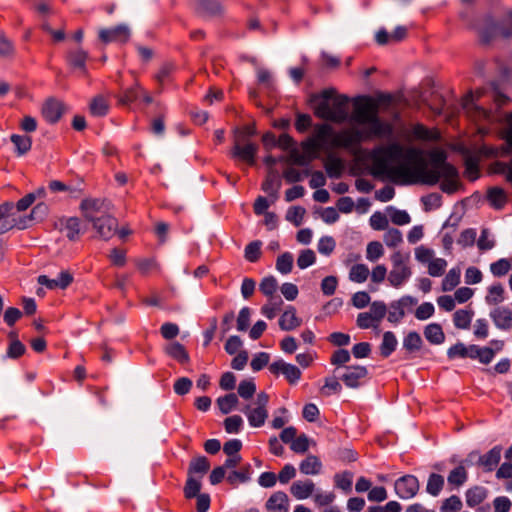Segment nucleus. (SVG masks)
<instances>
[{
  "label": "nucleus",
  "mask_w": 512,
  "mask_h": 512,
  "mask_svg": "<svg viewBox=\"0 0 512 512\" xmlns=\"http://www.w3.org/2000/svg\"><path fill=\"white\" fill-rule=\"evenodd\" d=\"M210 468L209 460L204 456H199L191 460L188 473L204 475Z\"/></svg>",
  "instance_id": "nucleus-37"
},
{
  "label": "nucleus",
  "mask_w": 512,
  "mask_h": 512,
  "mask_svg": "<svg viewBox=\"0 0 512 512\" xmlns=\"http://www.w3.org/2000/svg\"><path fill=\"white\" fill-rule=\"evenodd\" d=\"M333 134V127L329 124H316L310 137L301 143L303 152L293 148L290 158L298 165H306L318 156L320 150L329 151V139Z\"/></svg>",
  "instance_id": "nucleus-4"
},
{
  "label": "nucleus",
  "mask_w": 512,
  "mask_h": 512,
  "mask_svg": "<svg viewBox=\"0 0 512 512\" xmlns=\"http://www.w3.org/2000/svg\"><path fill=\"white\" fill-rule=\"evenodd\" d=\"M65 112V105L55 98L48 99L42 107V115L51 124L57 123Z\"/></svg>",
  "instance_id": "nucleus-14"
},
{
  "label": "nucleus",
  "mask_w": 512,
  "mask_h": 512,
  "mask_svg": "<svg viewBox=\"0 0 512 512\" xmlns=\"http://www.w3.org/2000/svg\"><path fill=\"white\" fill-rule=\"evenodd\" d=\"M370 275V271L365 264H354L349 271V280L354 283H364Z\"/></svg>",
  "instance_id": "nucleus-32"
},
{
  "label": "nucleus",
  "mask_w": 512,
  "mask_h": 512,
  "mask_svg": "<svg viewBox=\"0 0 512 512\" xmlns=\"http://www.w3.org/2000/svg\"><path fill=\"white\" fill-rule=\"evenodd\" d=\"M321 100L317 103L314 113L318 118L343 123L348 119V98L336 95L335 90L325 89L320 94Z\"/></svg>",
  "instance_id": "nucleus-5"
},
{
  "label": "nucleus",
  "mask_w": 512,
  "mask_h": 512,
  "mask_svg": "<svg viewBox=\"0 0 512 512\" xmlns=\"http://www.w3.org/2000/svg\"><path fill=\"white\" fill-rule=\"evenodd\" d=\"M398 341L393 332L387 331L383 334V340L380 345V353L383 357H389L396 349Z\"/></svg>",
  "instance_id": "nucleus-30"
},
{
  "label": "nucleus",
  "mask_w": 512,
  "mask_h": 512,
  "mask_svg": "<svg viewBox=\"0 0 512 512\" xmlns=\"http://www.w3.org/2000/svg\"><path fill=\"white\" fill-rule=\"evenodd\" d=\"M9 337L11 338V342L7 349V356L12 359H17L25 353L26 348L19 340L16 339L15 333L11 332Z\"/></svg>",
  "instance_id": "nucleus-42"
},
{
  "label": "nucleus",
  "mask_w": 512,
  "mask_h": 512,
  "mask_svg": "<svg viewBox=\"0 0 512 512\" xmlns=\"http://www.w3.org/2000/svg\"><path fill=\"white\" fill-rule=\"evenodd\" d=\"M490 318L494 325L500 330L512 329V310L508 307H496L490 312Z\"/></svg>",
  "instance_id": "nucleus-15"
},
{
  "label": "nucleus",
  "mask_w": 512,
  "mask_h": 512,
  "mask_svg": "<svg viewBox=\"0 0 512 512\" xmlns=\"http://www.w3.org/2000/svg\"><path fill=\"white\" fill-rule=\"evenodd\" d=\"M278 289V282L275 277L268 276L262 279L259 290L268 298L276 297L275 294Z\"/></svg>",
  "instance_id": "nucleus-41"
},
{
  "label": "nucleus",
  "mask_w": 512,
  "mask_h": 512,
  "mask_svg": "<svg viewBox=\"0 0 512 512\" xmlns=\"http://www.w3.org/2000/svg\"><path fill=\"white\" fill-rule=\"evenodd\" d=\"M467 472L464 466H458L452 471H450L448 475V483L452 486L459 487L463 485L467 480Z\"/></svg>",
  "instance_id": "nucleus-43"
},
{
  "label": "nucleus",
  "mask_w": 512,
  "mask_h": 512,
  "mask_svg": "<svg viewBox=\"0 0 512 512\" xmlns=\"http://www.w3.org/2000/svg\"><path fill=\"white\" fill-rule=\"evenodd\" d=\"M425 338L432 344L439 345L444 342L445 335L441 325L432 323L426 326L424 330Z\"/></svg>",
  "instance_id": "nucleus-28"
},
{
  "label": "nucleus",
  "mask_w": 512,
  "mask_h": 512,
  "mask_svg": "<svg viewBox=\"0 0 512 512\" xmlns=\"http://www.w3.org/2000/svg\"><path fill=\"white\" fill-rule=\"evenodd\" d=\"M290 448L295 453H305L309 449V439L305 434L296 437L290 444Z\"/></svg>",
  "instance_id": "nucleus-64"
},
{
  "label": "nucleus",
  "mask_w": 512,
  "mask_h": 512,
  "mask_svg": "<svg viewBox=\"0 0 512 512\" xmlns=\"http://www.w3.org/2000/svg\"><path fill=\"white\" fill-rule=\"evenodd\" d=\"M283 300L280 296L268 298V301L261 308V313L268 319H273L281 310Z\"/></svg>",
  "instance_id": "nucleus-31"
},
{
  "label": "nucleus",
  "mask_w": 512,
  "mask_h": 512,
  "mask_svg": "<svg viewBox=\"0 0 512 512\" xmlns=\"http://www.w3.org/2000/svg\"><path fill=\"white\" fill-rule=\"evenodd\" d=\"M353 474L349 471L337 473L334 476L335 486L345 492H350L352 488Z\"/></svg>",
  "instance_id": "nucleus-46"
},
{
  "label": "nucleus",
  "mask_w": 512,
  "mask_h": 512,
  "mask_svg": "<svg viewBox=\"0 0 512 512\" xmlns=\"http://www.w3.org/2000/svg\"><path fill=\"white\" fill-rule=\"evenodd\" d=\"M404 163L391 169V174L402 179L403 184H425L433 186L440 179V188L443 192L452 194L459 187V174L457 169L446 162V155L442 151H435L431 155V167H427L424 152L419 148H407L404 154Z\"/></svg>",
  "instance_id": "nucleus-1"
},
{
  "label": "nucleus",
  "mask_w": 512,
  "mask_h": 512,
  "mask_svg": "<svg viewBox=\"0 0 512 512\" xmlns=\"http://www.w3.org/2000/svg\"><path fill=\"white\" fill-rule=\"evenodd\" d=\"M305 209L300 206H294L289 208L286 214V220L293 223L295 226H300L304 215H305Z\"/></svg>",
  "instance_id": "nucleus-59"
},
{
  "label": "nucleus",
  "mask_w": 512,
  "mask_h": 512,
  "mask_svg": "<svg viewBox=\"0 0 512 512\" xmlns=\"http://www.w3.org/2000/svg\"><path fill=\"white\" fill-rule=\"evenodd\" d=\"M411 134L419 140L434 141L439 138V132L435 129H428L422 124H416L411 129Z\"/></svg>",
  "instance_id": "nucleus-29"
},
{
  "label": "nucleus",
  "mask_w": 512,
  "mask_h": 512,
  "mask_svg": "<svg viewBox=\"0 0 512 512\" xmlns=\"http://www.w3.org/2000/svg\"><path fill=\"white\" fill-rule=\"evenodd\" d=\"M262 242L259 240L250 242L245 247V259L251 263L257 262L261 256Z\"/></svg>",
  "instance_id": "nucleus-49"
},
{
  "label": "nucleus",
  "mask_w": 512,
  "mask_h": 512,
  "mask_svg": "<svg viewBox=\"0 0 512 512\" xmlns=\"http://www.w3.org/2000/svg\"><path fill=\"white\" fill-rule=\"evenodd\" d=\"M265 508L269 512H288L289 499L285 492L277 491L266 501Z\"/></svg>",
  "instance_id": "nucleus-17"
},
{
  "label": "nucleus",
  "mask_w": 512,
  "mask_h": 512,
  "mask_svg": "<svg viewBox=\"0 0 512 512\" xmlns=\"http://www.w3.org/2000/svg\"><path fill=\"white\" fill-rule=\"evenodd\" d=\"M466 504L473 508L482 503L487 497V490L481 486H474L466 491Z\"/></svg>",
  "instance_id": "nucleus-25"
},
{
  "label": "nucleus",
  "mask_w": 512,
  "mask_h": 512,
  "mask_svg": "<svg viewBox=\"0 0 512 512\" xmlns=\"http://www.w3.org/2000/svg\"><path fill=\"white\" fill-rule=\"evenodd\" d=\"M350 120L362 128L353 126L339 132L333 130L329 139L330 149H352L363 141L388 137L392 134V125L379 117V105L371 97H364L355 103Z\"/></svg>",
  "instance_id": "nucleus-2"
},
{
  "label": "nucleus",
  "mask_w": 512,
  "mask_h": 512,
  "mask_svg": "<svg viewBox=\"0 0 512 512\" xmlns=\"http://www.w3.org/2000/svg\"><path fill=\"white\" fill-rule=\"evenodd\" d=\"M269 400L270 397L266 392H260L251 403L242 409L251 427L259 428L265 424L269 415Z\"/></svg>",
  "instance_id": "nucleus-6"
},
{
  "label": "nucleus",
  "mask_w": 512,
  "mask_h": 512,
  "mask_svg": "<svg viewBox=\"0 0 512 512\" xmlns=\"http://www.w3.org/2000/svg\"><path fill=\"white\" fill-rule=\"evenodd\" d=\"M394 490L401 499L413 498L419 490V481L414 475H404L395 481Z\"/></svg>",
  "instance_id": "nucleus-10"
},
{
  "label": "nucleus",
  "mask_w": 512,
  "mask_h": 512,
  "mask_svg": "<svg viewBox=\"0 0 512 512\" xmlns=\"http://www.w3.org/2000/svg\"><path fill=\"white\" fill-rule=\"evenodd\" d=\"M315 261V252L311 249H306L301 251L300 255L298 256L297 265L300 269H306L307 267L313 265Z\"/></svg>",
  "instance_id": "nucleus-58"
},
{
  "label": "nucleus",
  "mask_w": 512,
  "mask_h": 512,
  "mask_svg": "<svg viewBox=\"0 0 512 512\" xmlns=\"http://www.w3.org/2000/svg\"><path fill=\"white\" fill-rule=\"evenodd\" d=\"M392 268L387 276L389 284L394 288H400L411 277L412 270L409 266V256L400 251L391 255Z\"/></svg>",
  "instance_id": "nucleus-7"
},
{
  "label": "nucleus",
  "mask_w": 512,
  "mask_h": 512,
  "mask_svg": "<svg viewBox=\"0 0 512 512\" xmlns=\"http://www.w3.org/2000/svg\"><path fill=\"white\" fill-rule=\"evenodd\" d=\"M381 149V152H383V154L388 157V158H391V159H399L401 158L402 159V162L401 163H404V154H405V151L407 149H404L401 145L399 144H391L385 148H380Z\"/></svg>",
  "instance_id": "nucleus-56"
},
{
  "label": "nucleus",
  "mask_w": 512,
  "mask_h": 512,
  "mask_svg": "<svg viewBox=\"0 0 512 512\" xmlns=\"http://www.w3.org/2000/svg\"><path fill=\"white\" fill-rule=\"evenodd\" d=\"M322 469L320 459L315 455H308L299 465V470L304 475H318Z\"/></svg>",
  "instance_id": "nucleus-23"
},
{
  "label": "nucleus",
  "mask_w": 512,
  "mask_h": 512,
  "mask_svg": "<svg viewBox=\"0 0 512 512\" xmlns=\"http://www.w3.org/2000/svg\"><path fill=\"white\" fill-rule=\"evenodd\" d=\"M200 489V481L192 476H189L184 487V495L187 499L197 497L199 495Z\"/></svg>",
  "instance_id": "nucleus-55"
},
{
  "label": "nucleus",
  "mask_w": 512,
  "mask_h": 512,
  "mask_svg": "<svg viewBox=\"0 0 512 512\" xmlns=\"http://www.w3.org/2000/svg\"><path fill=\"white\" fill-rule=\"evenodd\" d=\"M505 291L503 286L498 283L490 286L487 291V295L485 296V302L488 305H497L504 301Z\"/></svg>",
  "instance_id": "nucleus-33"
},
{
  "label": "nucleus",
  "mask_w": 512,
  "mask_h": 512,
  "mask_svg": "<svg viewBox=\"0 0 512 512\" xmlns=\"http://www.w3.org/2000/svg\"><path fill=\"white\" fill-rule=\"evenodd\" d=\"M302 324V320L297 316L296 309L288 306L279 318V327L283 331H291Z\"/></svg>",
  "instance_id": "nucleus-18"
},
{
  "label": "nucleus",
  "mask_w": 512,
  "mask_h": 512,
  "mask_svg": "<svg viewBox=\"0 0 512 512\" xmlns=\"http://www.w3.org/2000/svg\"><path fill=\"white\" fill-rule=\"evenodd\" d=\"M238 396L235 393H229L219 397L216 401L220 411L223 414H228L238 405Z\"/></svg>",
  "instance_id": "nucleus-34"
},
{
  "label": "nucleus",
  "mask_w": 512,
  "mask_h": 512,
  "mask_svg": "<svg viewBox=\"0 0 512 512\" xmlns=\"http://www.w3.org/2000/svg\"><path fill=\"white\" fill-rule=\"evenodd\" d=\"M384 254L383 246L378 241L369 242L366 248V258L371 262L377 261Z\"/></svg>",
  "instance_id": "nucleus-50"
},
{
  "label": "nucleus",
  "mask_w": 512,
  "mask_h": 512,
  "mask_svg": "<svg viewBox=\"0 0 512 512\" xmlns=\"http://www.w3.org/2000/svg\"><path fill=\"white\" fill-rule=\"evenodd\" d=\"M511 268L510 262L506 258L499 259L490 265L491 273L496 277L506 275Z\"/></svg>",
  "instance_id": "nucleus-57"
},
{
  "label": "nucleus",
  "mask_w": 512,
  "mask_h": 512,
  "mask_svg": "<svg viewBox=\"0 0 512 512\" xmlns=\"http://www.w3.org/2000/svg\"><path fill=\"white\" fill-rule=\"evenodd\" d=\"M484 91L483 90H476L474 93H469L463 103L464 109H466L467 113H469L471 116H474L477 119H489L490 118V111L478 106L475 102L478 101Z\"/></svg>",
  "instance_id": "nucleus-13"
},
{
  "label": "nucleus",
  "mask_w": 512,
  "mask_h": 512,
  "mask_svg": "<svg viewBox=\"0 0 512 512\" xmlns=\"http://www.w3.org/2000/svg\"><path fill=\"white\" fill-rule=\"evenodd\" d=\"M460 268H452L446 274L442 281V290L443 291H451L460 283Z\"/></svg>",
  "instance_id": "nucleus-38"
},
{
  "label": "nucleus",
  "mask_w": 512,
  "mask_h": 512,
  "mask_svg": "<svg viewBox=\"0 0 512 512\" xmlns=\"http://www.w3.org/2000/svg\"><path fill=\"white\" fill-rule=\"evenodd\" d=\"M130 36L128 27L119 25L112 29H101L99 32V38L104 43L109 42H127Z\"/></svg>",
  "instance_id": "nucleus-16"
},
{
  "label": "nucleus",
  "mask_w": 512,
  "mask_h": 512,
  "mask_svg": "<svg viewBox=\"0 0 512 512\" xmlns=\"http://www.w3.org/2000/svg\"><path fill=\"white\" fill-rule=\"evenodd\" d=\"M387 312V307L382 301H374L370 305L368 314L374 319L377 325L381 322Z\"/></svg>",
  "instance_id": "nucleus-51"
},
{
  "label": "nucleus",
  "mask_w": 512,
  "mask_h": 512,
  "mask_svg": "<svg viewBox=\"0 0 512 512\" xmlns=\"http://www.w3.org/2000/svg\"><path fill=\"white\" fill-rule=\"evenodd\" d=\"M422 346V339L419 333L409 332L403 340V347L409 352L417 351Z\"/></svg>",
  "instance_id": "nucleus-48"
},
{
  "label": "nucleus",
  "mask_w": 512,
  "mask_h": 512,
  "mask_svg": "<svg viewBox=\"0 0 512 512\" xmlns=\"http://www.w3.org/2000/svg\"><path fill=\"white\" fill-rule=\"evenodd\" d=\"M324 168L329 177L337 178L341 176L344 169V164L341 158L334 155L333 153H328L324 160Z\"/></svg>",
  "instance_id": "nucleus-22"
},
{
  "label": "nucleus",
  "mask_w": 512,
  "mask_h": 512,
  "mask_svg": "<svg viewBox=\"0 0 512 512\" xmlns=\"http://www.w3.org/2000/svg\"><path fill=\"white\" fill-rule=\"evenodd\" d=\"M61 231L70 241H76L81 235V220L77 217L65 218L60 221Z\"/></svg>",
  "instance_id": "nucleus-19"
},
{
  "label": "nucleus",
  "mask_w": 512,
  "mask_h": 512,
  "mask_svg": "<svg viewBox=\"0 0 512 512\" xmlns=\"http://www.w3.org/2000/svg\"><path fill=\"white\" fill-rule=\"evenodd\" d=\"M425 211H431L441 206V195L438 193L428 194L421 199Z\"/></svg>",
  "instance_id": "nucleus-62"
},
{
  "label": "nucleus",
  "mask_w": 512,
  "mask_h": 512,
  "mask_svg": "<svg viewBox=\"0 0 512 512\" xmlns=\"http://www.w3.org/2000/svg\"><path fill=\"white\" fill-rule=\"evenodd\" d=\"M243 426V419L239 415L227 417L224 420V428L227 433H238Z\"/></svg>",
  "instance_id": "nucleus-61"
},
{
  "label": "nucleus",
  "mask_w": 512,
  "mask_h": 512,
  "mask_svg": "<svg viewBox=\"0 0 512 512\" xmlns=\"http://www.w3.org/2000/svg\"><path fill=\"white\" fill-rule=\"evenodd\" d=\"M368 377V370L365 366H348L341 376L343 383L349 388H358Z\"/></svg>",
  "instance_id": "nucleus-11"
},
{
  "label": "nucleus",
  "mask_w": 512,
  "mask_h": 512,
  "mask_svg": "<svg viewBox=\"0 0 512 512\" xmlns=\"http://www.w3.org/2000/svg\"><path fill=\"white\" fill-rule=\"evenodd\" d=\"M251 466L247 464L239 471H233L227 476V482L232 486H237L239 483H245L250 480Z\"/></svg>",
  "instance_id": "nucleus-35"
},
{
  "label": "nucleus",
  "mask_w": 512,
  "mask_h": 512,
  "mask_svg": "<svg viewBox=\"0 0 512 512\" xmlns=\"http://www.w3.org/2000/svg\"><path fill=\"white\" fill-rule=\"evenodd\" d=\"M383 240L388 247H397L403 241L402 233L396 228H390L385 232Z\"/></svg>",
  "instance_id": "nucleus-54"
},
{
  "label": "nucleus",
  "mask_w": 512,
  "mask_h": 512,
  "mask_svg": "<svg viewBox=\"0 0 512 512\" xmlns=\"http://www.w3.org/2000/svg\"><path fill=\"white\" fill-rule=\"evenodd\" d=\"M165 352L171 358L175 359L181 364L189 361V355L185 347L179 342H172L165 347Z\"/></svg>",
  "instance_id": "nucleus-26"
},
{
  "label": "nucleus",
  "mask_w": 512,
  "mask_h": 512,
  "mask_svg": "<svg viewBox=\"0 0 512 512\" xmlns=\"http://www.w3.org/2000/svg\"><path fill=\"white\" fill-rule=\"evenodd\" d=\"M387 157L381 152V149L375 150L372 154V166H373V174L374 175H382V174H389V176L393 179H399L402 181L401 178L395 177L391 174V168H388L387 163Z\"/></svg>",
  "instance_id": "nucleus-20"
},
{
  "label": "nucleus",
  "mask_w": 512,
  "mask_h": 512,
  "mask_svg": "<svg viewBox=\"0 0 512 512\" xmlns=\"http://www.w3.org/2000/svg\"><path fill=\"white\" fill-rule=\"evenodd\" d=\"M108 109L107 101L101 96L95 97L90 103V112L94 116H105L108 113Z\"/></svg>",
  "instance_id": "nucleus-47"
},
{
  "label": "nucleus",
  "mask_w": 512,
  "mask_h": 512,
  "mask_svg": "<svg viewBox=\"0 0 512 512\" xmlns=\"http://www.w3.org/2000/svg\"><path fill=\"white\" fill-rule=\"evenodd\" d=\"M142 88L138 83H136L133 87L125 89L119 97V103L122 105H128L134 101H136L140 97V92Z\"/></svg>",
  "instance_id": "nucleus-45"
},
{
  "label": "nucleus",
  "mask_w": 512,
  "mask_h": 512,
  "mask_svg": "<svg viewBox=\"0 0 512 512\" xmlns=\"http://www.w3.org/2000/svg\"><path fill=\"white\" fill-rule=\"evenodd\" d=\"M256 392V385L252 380H243L238 385V394L243 399H250Z\"/></svg>",
  "instance_id": "nucleus-60"
},
{
  "label": "nucleus",
  "mask_w": 512,
  "mask_h": 512,
  "mask_svg": "<svg viewBox=\"0 0 512 512\" xmlns=\"http://www.w3.org/2000/svg\"><path fill=\"white\" fill-rule=\"evenodd\" d=\"M447 267V261L443 258H433L428 263V273L432 277H439L443 275Z\"/></svg>",
  "instance_id": "nucleus-52"
},
{
  "label": "nucleus",
  "mask_w": 512,
  "mask_h": 512,
  "mask_svg": "<svg viewBox=\"0 0 512 512\" xmlns=\"http://www.w3.org/2000/svg\"><path fill=\"white\" fill-rule=\"evenodd\" d=\"M80 210L85 220L90 222L98 236L108 240L117 232V219L111 216L109 203L104 199L86 198L80 204Z\"/></svg>",
  "instance_id": "nucleus-3"
},
{
  "label": "nucleus",
  "mask_w": 512,
  "mask_h": 512,
  "mask_svg": "<svg viewBox=\"0 0 512 512\" xmlns=\"http://www.w3.org/2000/svg\"><path fill=\"white\" fill-rule=\"evenodd\" d=\"M269 370L275 375L283 374L290 384L297 383L301 377V371L297 366L286 363L283 360L273 362L269 366Z\"/></svg>",
  "instance_id": "nucleus-12"
},
{
  "label": "nucleus",
  "mask_w": 512,
  "mask_h": 512,
  "mask_svg": "<svg viewBox=\"0 0 512 512\" xmlns=\"http://www.w3.org/2000/svg\"><path fill=\"white\" fill-rule=\"evenodd\" d=\"M463 503L460 497L452 495L445 499L440 507V512H458L462 509Z\"/></svg>",
  "instance_id": "nucleus-53"
},
{
  "label": "nucleus",
  "mask_w": 512,
  "mask_h": 512,
  "mask_svg": "<svg viewBox=\"0 0 512 512\" xmlns=\"http://www.w3.org/2000/svg\"><path fill=\"white\" fill-rule=\"evenodd\" d=\"M315 490V484L311 480L295 481L291 487V494L298 500L310 497Z\"/></svg>",
  "instance_id": "nucleus-21"
},
{
  "label": "nucleus",
  "mask_w": 512,
  "mask_h": 512,
  "mask_svg": "<svg viewBox=\"0 0 512 512\" xmlns=\"http://www.w3.org/2000/svg\"><path fill=\"white\" fill-rule=\"evenodd\" d=\"M293 268V255L289 252H285L278 256L276 260V269L281 274H288Z\"/></svg>",
  "instance_id": "nucleus-44"
},
{
  "label": "nucleus",
  "mask_w": 512,
  "mask_h": 512,
  "mask_svg": "<svg viewBox=\"0 0 512 512\" xmlns=\"http://www.w3.org/2000/svg\"><path fill=\"white\" fill-rule=\"evenodd\" d=\"M88 58L87 52H85L82 49H77L75 51H71L68 54V62L71 66L74 68H78L82 70V72H85L86 67V60Z\"/></svg>",
  "instance_id": "nucleus-36"
},
{
  "label": "nucleus",
  "mask_w": 512,
  "mask_h": 512,
  "mask_svg": "<svg viewBox=\"0 0 512 512\" xmlns=\"http://www.w3.org/2000/svg\"><path fill=\"white\" fill-rule=\"evenodd\" d=\"M444 486V478L443 476L432 473L427 481L426 490L432 496H437Z\"/></svg>",
  "instance_id": "nucleus-40"
},
{
  "label": "nucleus",
  "mask_w": 512,
  "mask_h": 512,
  "mask_svg": "<svg viewBox=\"0 0 512 512\" xmlns=\"http://www.w3.org/2000/svg\"><path fill=\"white\" fill-rule=\"evenodd\" d=\"M487 200L494 209L500 210L507 203V195L503 189L493 187L487 192Z\"/></svg>",
  "instance_id": "nucleus-27"
},
{
  "label": "nucleus",
  "mask_w": 512,
  "mask_h": 512,
  "mask_svg": "<svg viewBox=\"0 0 512 512\" xmlns=\"http://www.w3.org/2000/svg\"><path fill=\"white\" fill-rule=\"evenodd\" d=\"M474 316L472 309H459L453 314L454 326L458 329L466 330L470 328Z\"/></svg>",
  "instance_id": "nucleus-24"
},
{
  "label": "nucleus",
  "mask_w": 512,
  "mask_h": 512,
  "mask_svg": "<svg viewBox=\"0 0 512 512\" xmlns=\"http://www.w3.org/2000/svg\"><path fill=\"white\" fill-rule=\"evenodd\" d=\"M501 447L495 446L484 455H479L477 452H471L468 455L467 462L476 463L484 468L485 471H492L501 459Z\"/></svg>",
  "instance_id": "nucleus-9"
},
{
  "label": "nucleus",
  "mask_w": 512,
  "mask_h": 512,
  "mask_svg": "<svg viewBox=\"0 0 512 512\" xmlns=\"http://www.w3.org/2000/svg\"><path fill=\"white\" fill-rule=\"evenodd\" d=\"M258 145L253 142H243L242 138H233V147L230 156L233 159L245 162L253 166L256 163Z\"/></svg>",
  "instance_id": "nucleus-8"
},
{
  "label": "nucleus",
  "mask_w": 512,
  "mask_h": 512,
  "mask_svg": "<svg viewBox=\"0 0 512 512\" xmlns=\"http://www.w3.org/2000/svg\"><path fill=\"white\" fill-rule=\"evenodd\" d=\"M11 142L15 145L18 155L26 154L32 146V139L29 136L13 134Z\"/></svg>",
  "instance_id": "nucleus-39"
},
{
  "label": "nucleus",
  "mask_w": 512,
  "mask_h": 512,
  "mask_svg": "<svg viewBox=\"0 0 512 512\" xmlns=\"http://www.w3.org/2000/svg\"><path fill=\"white\" fill-rule=\"evenodd\" d=\"M335 240L330 236L321 237L318 242V251L323 255H330L335 249Z\"/></svg>",
  "instance_id": "nucleus-63"
}]
</instances>
